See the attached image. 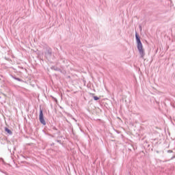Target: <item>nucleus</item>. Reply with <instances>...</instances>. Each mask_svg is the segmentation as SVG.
<instances>
[{"mask_svg":"<svg viewBox=\"0 0 175 175\" xmlns=\"http://www.w3.org/2000/svg\"><path fill=\"white\" fill-rule=\"evenodd\" d=\"M135 38L137 39V49L142 58H143L144 57V49H143V44H142V41H140V38H139L137 34L135 35Z\"/></svg>","mask_w":175,"mask_h":175,"instance_id":"f257e3e1","label":"nucleus"},{"mask_svg":"<svg viewBox=\"0 0 175 175\" xmlns=\"http://www.w3.org/2000/svg\"><path fill=\"white\" fill-rule=\"evenodd\" d=\"M40 122L42 124V125H46V120H44V118L43 117V111L42 109L40 110Z\"/></svg>","mask_w":175,"mask_h":175,"instance_id":"f03ea898","label":"nucleus"},{"mask_svg":"<svg viewBox=\"0 0 175 175\" xmlns=\"http://www.w3.org/2000/svg\"><path fill=\"white\" fill-rule=\"evenodd\" d=\"M5 132H7V133H8L9 135H12V131H10V129H8V128H5Z\"/></svg>","mask_w":175,"mask_h":175,"instance_id":"7ed1b4c3","label":"nucleus"},{"mask_svg":"<svg viewBox=\"0 0 175 175\" xmlns=\"http://www.w3.org/2000/svg\"><path fill=\"white\" fill-rule=\"evenodd\" d=\"M94 100H99V97L94 96Z\"/></svg>","mask_w":175,"mask_h":175,"instance_id":"20e7f679","label":"nucleus"}]
</instances>
